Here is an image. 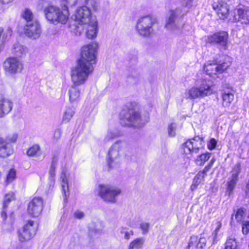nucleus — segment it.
<instances>
[{"label": "nucleus", "instance_id": "1", "mask_svg": "<svg viewBox=\"0 0 249 249\" xmlns=\"http://www.w3.org/2000/svg\"><path fill=\"white\" fill-rule=\"evenodd\" d=\"M97 49V44L94 42L82 47L81 57L71 70L72 80L76 84L83 83L92 73Z\"/></svg>", "mask_w": 249, "mask_h": 249}, {"label": "nucleus", "instance_id": "2", "mask_svg": "<svg viewBox=\"0 0 249 249\" xmlns=\"http://www.w3.org/2000/svg\"><path fill=\"white\" fill-rule=\"evenodd\" d=\"M98 4L94 0H87L85 5L78 7L72 16L73 20L79 25L87 24L91 19L95 18L91 15V11H96Z\"/></svg>", "mask_w": 249, "mask_h": 249}, {"label": "nucleus", "instance_id": "3", "mask_svg": "<svg viewBox=\"0 0 249 249\" xmlns=\"http://www.w3.org/2000/svg\"><path fill=\"white\" fill-rule=\"evenodd\" d=\"M213 86L204 79L197 81L196 85L186 90L185 97L189 99L202 98L211 95L213 92Z\"/></svg>", "mask_w": 249, "mask_h": 249}, {"label": "nucleus", "instance_id": "4", "mask_svg": "<svg viewBox=\"0 0 249 249\" xmlns=\"http://www.w3.org/2000/svg\"><path fill=\"white\" fill-rule=\"evenodd\" d=\"M44 13L46 19L54 24H66L70 16L69 11L66 6L61 9L56 6H50L44 9Z\"/></svg>", "mask_w": 249, "mask_h": 249}, {"label": "nucleus", "instance_id": "5", "mask_svg": "<svg viewBox=\"0 0 249 249\" xmlns=\"http://www.w3.org/2000/svg\"><path fill=\"white\" fill-rule=\"evenodd\" d=\"M156 18L150 16L141 17L137 21L136 29L138 33L143 37H148L154 33V26L156 24Z\"/></svg>", "mask_w": 249, "mask_h": 249}, {"label": "nucleus", "instance_id": "6", "mask_svg": "<svg viewBox=\"0 0 249 249\" xmlns=\"http://www.w3.org/2000/svg\"><path fill=\"white\" fill-rule=\"evenodd\" d=\"M148 121V116L142 117L138 112L130 110L125 115L124 119H121V123L123 125L141 127Z\"/></svg>", "mask_w": 249, "mask_h": 249}, {"label": "nucleus", "instance_id": "7", "mask_svg": "<svg viewBox=\"0 0 249 249\" xmlns=\"http://www.w3.org/2000/svg\"><path fill=\"white\" fill-rule=\"evenodd\" d=\"M186 12L187 11H185L182 13V10L179 8L170 10L166 20L165 25L166 29L174 33L178 34L181 28V26L177 22L178 18L179 16L182 14L184 15Z\"/></svg>", "mask_w": 249, "mask_h": 249}, {"label": "nucleus", "instance_id": "8", "mask_svg": "<svg viewBox=\"0 0 249 249\" xmlns=\"http://www.w3.org/2000/svg\"><path fill=\"white\" fill-rule=\"evenodd\" d=\"M121 192L120 189L109 185L102 184L99 186V195L106 202H115L116 197Z\"/></svg>", "mask_w": 249, "mask_h": 249}, {"label": "nucleus", "instance_id": "9", "mask_svg": "<svg viewBox=\"0 0 249 249\" xmlns=\"http://www.w3.org/2000/svg\"><path fill=\"white\" fill-rule=\"evenodd\" d=\"M123 147V142H117L109 149L108 155V165L110 168L117 167L121 160V151Z\"/></svg>", "mask_w": 249, "mask_h": 249}, {"label": "nucleus", "instance_id": "10", "mask_svg": "<svg viewBox=\"0 0 249 249\" xmlns=\"http://www.w3.org/2000/svg\"><path fill=\"white\" fill-rule=\"evenodd\" d=\"M37 225L33 220H29L18 231V238L20 241L25 242L30 240L36 234Z\"/></svg>", "mask_w": 249, "mask_h": 249}, {"label": "nucleus", "instance_id": "11", "mask_svg": "<svg viewBox=\"0 0 249 249\" xmlns=\"http://www.w3.org/2000/svg\"><path fill=\"white\" fill-rule=\"evenodd\" d=\"M230 65V63L226 62L217 64L214 61H209L204 66L203 71L209 76L214 77L217 74L223 73Z\"/></svg>", "mask_w": 249, "mask_h": 249}, {"label": "nucleus", "instance_id": "12", "mask_svg": "<svg viewBox=\"0 0 249 249\" xmlns=\"http://www.w3.org/2000/svg\"><path fill=\"white\" fill-rule=\"evenodd\" d=\"M4 70L11 74H16L21 72L24 66L22 62L15 57L8 58L4 62Z\"/></svg>", "mask_w": 249, "mask_h": 249}, {"label": "nucleus", "instance_id": "13", "mask_svg": "<svg viewBox=\"0 0 249 249\" xmlns=\"http://www.w3.org/2000/svg\"><path fill=\"white\" fill-rule=\"evenodd\" d=\"M203 139L199 136H195L194 138L188 140L182 145L184 153H197L200 149L203 148Z\"/></svg>", "mask_w": 249, "mask_h": 249}, {"label": "nucleus", "instance_id": "14", "mask_svg": "<svg viewBox=\"0 0 249 249\" xmlns=\"http://www.w3.org/2000/svg\"><path fill=\"white\" fill-rule=\"evenodd\" d=\"M212 6L220 19L225 20L229 15V6L222 0H213Z\"/></svg>", "mask_w": 249, "mask_h": 249}, {"label": "nucleus", "instance_id": "15", "mask_svg": "<svg viewBox=\"0 0 249 249\" xmlns=\"http://www.w3.org/2000/svg\"><path fill=\"white\" fill-rule=\"evenodd\" d=\"M41 32V26L37 21L29 22L24 27V33L29 37L36 39L39 37Z\"/></svg>", "mask_w": 249, "mask_h": 249}, {"label": "nucleus", "instance_id": "16", "mask_svg": "<svg viewBox=\"0 0 249 249\" xmlns=\"http://www.w3.org/2000/svg\"><path fill=\"white\" fill-rule=\"evenodd\" d=\"M43 206V201L41 197H35L28 204L27 211L33 216H37L41 213Z\"/></svg>", "mask_w": 249, "mask_h": 249}, {"label": "nucleus", "instance_id": "17", "mask_svg": "<svg viewBox=\"0 0 249 249\" xmlns=\"http://www.w3.org/2000/svg\"><path fill=\"white\" fill-rule=\"evenodd\" d=\"M71 80L73 85H72L68 90V94L69 98V101L71 103L77 102L80 98L81 90L78 87L79 86L84 84L88 79H86L83 83L80 84H76L73 82L72 77V71H71Z\"/></svg>", "mask_w": 249, "mask_h": 249}, {"label": "nucleus", "instance_id": "18", "mask_svg": "<svg viewBox=\"0 0 249 249\" xmlns=\"http://www.w3.org/2000/svg\"><path fill=\"white\" fill-rule=\"evenodd\" d=\"M207 237L205 234H201L199 237L195 235L192 236L187 249H202L206 246Z\"/></svg>", "mask_w": 249, "mask_h": 249}, {"label": "nucleus", "instance_id": "19", "mask_svg": "<svg viewBox=\"0 0 249 249\" xmlns=\"http://www.w3.org/2000/svg\"><path fill=\"white\" fill-rule=\"evenodd\" d=\"M228 34L226 32H220L214 34L208 37L207 42L209 43H218L226 48L228 44Z\"/></svg>", "mask_w": 249, "mask_h": 249}, {"label": "nucleus", "instance_id": "20", "mask_svg": "<svg viewBox=\"0 0 249 249\" xmlns=\"http://www.w3.org/2000/svg\"><path fill=\"white\" fill-rule=\"evenodd\" d=\"M232 21H241L242 23H249V10L242 8H236L234 10Z\"/></svg>", "mask_w": 249, "mask_h": 249}, {"label": "nucleus", "instance_id": "21", "mask_svg": "<svg viewBox=\"0 0 249 249\" xmlns=\"http://www.w3.org/2000/svg\"><path fill=\"white\" fill-rule=\"evenodd\" d=\"M84 29L86 30L87 37L89 39L95 38L97 35L98 28L97 26V21L95 18L91 19L87 24H84Z\"/></svg>", "mask_w": 249, "mask_h": 249}, {"label": "nucleus", "instance_id": "22", "mask_svg": "<svg viewBox=\"0 0 249 249\" xmlns=\"http://www.w3.org/2000/svg\"><path fill=\"white\" fill-rule=\"evenodd\" d=\"M241 167L239 164H236L232 169L231 171V177L230 178L229 181L228 182L227 191L229 194H231L238 180V174L240 173Z\"/></svg>", "mask_w": 249, "mask_h": 249}, {"label": "nucleus", "instance_id": "23", "mask_svg": "<svg viewBox=\"0 0 249 249\" xmlns=\"http://www.w3.org/2000/svg\"><path fill=\"white\" fill-rule=\"evenodd\" d=\"M13 107L12 102L7 99H0V118L8 114Z\"/></svg>", "mask_w": 249, "mask_h": 249}, {"label": "nucleus", "instance_id": "24", "mask_svg": "<svg viewBox=\"0 0 249 249\" xmlns=\"http://www.w3.org/2000/svg\"><path fill=\"white\" fill-rule=\"evenodd\" d=\"M247 210L244 208H240L238 209L232 215L231 220L234 215L235 218L237 222H243L245 218L247 216Z\"/></svg>", "mask_w": 249, "mask_h": 249}, {"label": "nucleus", "instance_id": "25", "mask_svg": "<svg viewBox=\"0 0 249 249\" xmlns=\"http://www.w3.org/2000/svg\"><path fill=\"white\" fill-rule=\"evenodd\" d=\"M27 52V48L20 44L19 43H17L14 44L13 48V53L15 55L21 57L23 55L25 54Z\"/></svg>", "mask_w": 249, "mask_h": 249}, {"label": "nucleus", "instance_id": "26", "mask_svg": "<svg viewBox=\"0 0 249 249\" xmlns=\"http://www.w3.org/2000/svg\"><path fill=\"white\" fill-rule=\"evenodd\" d=\"M60 182L62 189V192L65 196V198L67 199L66 192L68 191V180L66 173L63 172L61 174L60 176Z\"/></svg>", "mask_w": 249, "mask_h": 249}, {"label": "nucleus", "instance_id": "27", "mask_svg": "<svg viewBox=\"0 0 249 249\" xmlns=\"http://www.w3.org/2000/svg\"><path fill=\"white\" fill-rule=\"evenodd\" d=\"M10 150L8 149L7 144L0 136V156L6 157L9 155Z\"/></svg>", "mask_w": 249, "mask_h": 249}, {"label": "nucleus", "instance_id": "28", "mask_svg": "<svg viewBox=\"0 0 249 249\" xmlns=\"http://www.w3.org/2000/svg\"><path fill=\"white\" fill-rule=\"evenodd\" d=\"M144 240L142 238H138L132 242L129 245L128 249H140L142 247Z\"/></svg>", "mask_w": 249, "mask_h": 249}, {"label": "nucleus", "instance_id": "29", "mask_svg": "<svg viewBox=\"0 0 249 249\" xmlns=\"http://www.w3.org/2000/svg\"><path fill=\"white\" fill-rule=\"evenodd\" d=\"M223 105L224 107H229L234 99L233 94L231 93L225 92L222 96Z\"/></svg>", "mask_w": 249, "mask_h": 249}, {"label": "nucleus", "instance_id": "30", "mask_svg": "<svg viewBox=\"0 0 249 249\" xmlns=\"http://www.w3.org/2000/svg\"><path fill=\"white\" fill-rule=\"evenodd\" d=\"M211 156L210 153L202 154L197 156L196 160L197 164L199 165H203L206 161L209 160Z\"/></svg>", "mask_w": 249, "mask_h": 249}, {"label": "nucleus", "instance_id": "31", "mask_svg": "<svg viewBox=\"0 0 249 249\" xmlns=\"http://www.w3.org/2000/svg\"><path fill=\"white\" fill-rule=\"evenodd\" d=\"M204 178H202L201 176H199L197 174L194 178L193 181V183L191 186L190 189L193 191L196 189L197 186L200 184L201 181L203 180Z\"/></svg>", "mask_w": 249, "mask_h": 249}, {"label": "nucleus", "instance_id": "32", "mask_svg": "<svg viewBox=\"0 0 249 249\" xmlns=\"http://www.w3.org/2000/svg\"><path fill=\"white\" fill-rule=\"evenodd\" d=\"M215 161V159L213 158L204 169L201 171L199 172L197 174L199 176H201L202 178H204L207 175V172L209 171L210 169L212 167L213 164Z\"/></svg>", "mask_w": 249, "mask_h": 249}, {"label": "nucleus", "instance_id": "33", "mask_svg": "<svg viewBox=\"0 0 249 249\" xmlns=\"http://www.w3.org/2000/svg\"><path fill=\"white\" fill-rule=\"evenodd\" d=\"M39 151V146L38 145H34L27 150V154L29 156L34 157L38 155Z\"/></svg>", "mask_w": 249, "mask_h": 249}, {"label": "nucleus", "instance_id": "34", "mask_svg": "<svg viewBox=\"0 0 249 249\" xmlns=\"http://www.w3.org/2000/svg\"><path fill=\"white\" fill-rule=\"evenodd\" d=\"M237 244L235 239L234 238H229L226 243L225 249H236Z\"/></svg>", "mask_w": 249, "mask_h": 249}, {"label": "nucleus", "instance_id": "35", "mask_svg": "<svg viewBox=\"0 0 249 249\" xmlns=\"http://www.w3.org/2000/svg\"><path fill=\"white\" fill-rule=\"evenodd\" d=\"M17 139H18V134H17L16 133H12V134H9L8 135V136L7 137L6 140H4L2 138L3 140L5 142V143H6L8 149L10 150L9 155H10L11 150L8 147V144L9 143H12V142H16Z\"/></svg>", "mask_w": 249, "mask_h": 249}, {"label": "nucleus", "instance_id": "36", "mask_svg": "<svg viewBox=\"0 0 249 249\" xmlns=\"http://www.w3.org/2000/svg\"><path fill=\"white\" fill-rule=\"evenodd\" d=\"M74 112L71 108H67L63 117V121L67 123L71 118Z\"/></svg>", "mask_w": 249, "mask_h": 249}, {"label": "nucleus", "instance_id": "37", "mask_svg": "<svg viewBox=\"0 0 249 249\" xmlns=\"http://www.w3.org/2000/svg\"><path fill=\"white\" fill-rule=\"evenodd\" d=\"M120 233L124 235V238L128 240L130 236L133 234V231L125 227H122L120 229Z\"/></svg>", "mask_w": 249, "mask_h": 249}, {"label": "nucleus", "instance_id": "38", "mask_svg": "<svg viewBox=\"0 0 249 249\" xmlns=\"http://www.w3.org/2000/svg\"><path fill=\"white\" fill-rule=\"evenodd\" d=\"M15 199V195L13 193H9L5 196L4 202H3V208H5L8 204L12 200Z\"/></svg>", "mask_w": 249, "mask_h": 249}, {"label": "nucleus", "instance_id": "39", "mask_svg": "<svg viewBox=\"0 0 249 249\" xmlns=\"http://www.w3.org/2000/svg\"><path fill=\"white\" fill-rule=\"evenodd\" d=\"M16 178V171L14 169H11L6 177V182L9 183L13 181Z\"/></svg>", "mask_w": 249, "mask_h": 249}, {"label": "nucleus", "instance_id": "40", "mask_svg": "<svg viewBox=\"0 0 249 249\" xmlns=\"http://www.w3.org/2000/svg\"><path fill=\"white\" fill-rule=\"evenodd\" d=\"M176 124L172 123L168 126V133L170 137H174L176 135Z\"/></svg>", "mask_w": 249, "mask_h": 249}, {"label": "nucleus", "instance_id": "41", "mask_svg": "<svg viewBox=\"0 0 249 249\" xmlns=\"http://www.w3.org/2000/svg\"><path fill=\"white\" fill-rule=\"evenodd\" d=\"M22 17L29 22L33 18V14L30 10L26 9L22 14Z\"/></svg>", "mask_w": 249, "mask_h": 249}, {"label": "nucleus", "instance_id": "42", "mask_svg": "<svg viewBox=\"0 0 249 249\" xmlns=\"http://www.w3.org/2000/svg\"><path fill=\"white\" fill-rule=\"evenodd\" d=\"M216 227L215 228V230L214 231V237H213V244H214L216 242V238H217V233H218V232L219 231V230H220V229L221 228V226H222V223L220 221H218L216 223Z\"/></svg>", "mask_w": 249, "mask_h": 249}, {"label": "nucleus", "instance_id": "43", "mask_svg": "<svg viewBox=\"0 0 249 249\" xmlns=\"http://www.w3.org/2000/svg\"><path fill=\"white\" fill-rule=\"evenodd\" d=\"M149 224L146 222H142L140 224V228L143 234L146 233L149 229Z\"/></svg>", "mask_w": 249, "mask_h": 249}, {"label": "nucleus", "instance_id": "44", "mask_svg": "<svg viewBox=\"0 0 249 249\" xmlns=\"http://www.w3.org/2000/svg\"><path fill=\"white\" fill-rule=\"evenodd\" d=\"M217 144V141L214 138H212L210 140L208 144V148L210 150H213L214 149Z\"/></svg>", "mask_w": 249, "mask_h": 249}, {"label": "nucleus", "instance_id": "45", "mask_svg": "<svg viewBox=\"0 0 249 249\" xmlns=\"http://www.w3.org/2000/svg\"><path fill=\"white\" fill-rule=\"evenodd\" d=\"M56 162H55L54 161H53L51 164L50 170H49V174L52 177H53L55 175V168H56Z\"/></svg>", "mask_w": 249, "mask_h": 249}, {"label": "nucleus", "instance_id": "46", "mask_svg": "<svg viewBox=\"0 0 249 249\" xmlns=\"http://www.w3.org/2000/svg\"><path fill=\"white\" fill-rule=\"evenodd\" d=\"M192 2L193 0H182V6L187 8H189L192 6Z\"/></svg>", "mask_w": 249, "mask_h": 249}, {"label": "nucleus", "instance_id": "47", "mask_svg": "<svg viewBox=\"0 0 249 249\" xmlns=\"http://www.w3.org/2000/svg\"><path fill=\"white\" fill-rule=\"evenodd\" d=\"M84 213L81 211L77 210L74 213V216L76 218L82 219L84 218Z\"/></svg>", "mask_w": 249, "mask_h": 249}, {"label": "nucleus", "instance_id": "48", "mask_svg": "<svg viewBox=\"0 0 249 249\" xmlns=\"http://www.w3.org/2000/svg\"><path fill=\"white\" fill-rule=\"evenodd\" d=\"M61 133L60 130H56L53 134V139L57 140L61 137Z\"/></svg>", "mask_w": 249, "mask_h": 249}, {"label": "nucleus", "instance_id": "49", "mask_svg": "<svg viewBox=\"0 0 249 249\" xmlns=\"http://www.w3.org/2000/svg\"><path fill=\"white\" fill-rule=\"evenodd\" d=\"M70 5H73L75 4L77 0H64Z\"/></svg>", "mask_w": 249, "mask_h": 249}, {"label": "nucleus", "instance_id": "50", "mask_svg": "<svg viewBox=\"0 0 249 249\" xmlns=\"http://www.w3.org/2000/svg\"><path fill=\"white\" fill-rule=\"evenodd\" d=\"M1 0V2L2 3H3V4H7V3H9V2H11L13 0Z\"/></svg>", "mask_w": 249, "mask_h": 249}, {"label": "nucleus", "instance_id": "51", "mask_svg": "<svg viewBox=\"0 0 249 249\" xmlns=\"http://www.w3.org/2000/svg\"><path fill=\"white\" fill-rule=\"evenodd\" d=\"M1 216H2V217L3 219H6V214L5 212H4V211L2 212V213H1Z\"/></svg>", "mask_w": 249, "mask_h": 249}, {"label": "nucleus", "instance_id": "52", "mask_svg": "<svg viewBox=\"0 0 249 249\" xmlns=\"http://www.w3.org/2000/svg\"><path fill=\"white\" fill-rule=\"evenodd\" d=\"M110 135H111V133H109V134H108V135H107V138H106V139H107V140H109L110 139L109 137H110Z\"/></svg>", "mask_w": 249, "mask_h": 249}]
</instances>
